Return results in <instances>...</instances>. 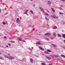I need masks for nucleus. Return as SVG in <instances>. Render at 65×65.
I'll return each instance as SVG.
<instances>
[{
    "label": "nucleus",
    "instance_id": "a211bd4d",
    "mask_svg": "<svg viewBox=\"0 0 65 65\" xmlns=\"http://www.w3.org/2000/svg\"><path fill=\"white\" fill-rule=\"evenodd\" d=\"M18 39L20 41H22V39L21 38H18Z\"/></svg>",
    "mask_w": 65,
    "mask_h": 65
},
{
    "label": "nucleus",
    "instance_id": "a878e982",
    "mask_svg": "<svg viewBox=\"0 0 65 65\" xmlns=\"http://www.w3.org/2000/svg\"><path fill=\"white\" fill-rule=\"evenodd\" d=\"M4 56L5 57H6V58H7L8 57V56H7V55H4Z\"/></svg>",
    "mask_w": 65,
    "mask_h": 65
},
{
    "label": "nucleus",
    "instance_id": "9d476101",
    "mask_svg": "<svg viewBox=\"0 0 65 65\" xmlns=\"http://www.w3.org/2000/svg\"><path fill=\"white\" fill-rule=\"evenodd\" d=\"M57 26H55L53 27L52 28L53 29H57Z\"/></svg>",
    "mask_w": 65,
    "mask_h": 65
},
{
    "label": "nucleus",
    "instance_id": "4468645a",
    "mask_svg": "<svg viewBox=\"0 0 65 65\" xmlns=\"http://www.w3.org/2000/svg\"><path fill=\"white\" fill-rule=\"evenodd\" d=\"M61 57H63V58H65V56H64V55H61Z\"/></svg>",
    "mask_w": 65,
    "mask_h": 65
},
{
    "label": "nucleus",
    "instance_id": "7ed1b4c3",
    "mask_svg": "<svg viewBox=\"0 0 65 65\" xmlns=\"http://www.w3.org/2000/svg\"><path fill=\"white\" fill-rule=\"evenodd\" d=\"M40 9L43 12H44V10H43V8L42 7H40Z\"/></svg>",
    "mask_w": 65,
    "mask_h": 65
},
{
    "label": "nucleus",
    "instance_id": "4be33fe9",
    "mask_svg": "<svg viewBox=\"0 0 65 65\" xmlns=\"http://www.w3.org/2000/svg\"><path fill=\"white\" fill-rule=\"evenodd\" d=\"M52 45H53V46H54V47H56V45H55L54 44H52Z\"/></svg>",
    "mask_w": 65,
    "mask_h": 65
},
{
    "label": "nucleus",
    "instance_id": "e433bc0d",
    "mask_svg": "<svg viewBox=\"0 0 65 65\" xmlns=\"http://www.w3.org/2000/svg\"><path fill=\"white\" fill-rule=\"evenodd\" d=\"M49 65H53V64H51V63H50L49 64Z\"/></svg>",
    "mask_w": 65,
    "mask_h": 65
},
{
    "label": "nucleus",
    "instance_id": "5701e85b",
    "mask_svg": "<svg viewBox=\"0 0 65 65\" xmlns=\"http://www.w3.org/2000/svg\"><path fill=\"white\" fill-rule=\"evenodd\" d=\"M3 25H6V24L5 22H4L3 23Z\"/></svg>",
    "mask_w": 65,
    "mask_h": 65
},
{
    "label": "nucleus",
    "instance_id": "f8f14e48",
    "mask_svg": "<svg viewBox=\"0 0 65 65\" xmlns=\"http://www.w3.org/2000/svg\"><path fill=\"white\" fill-rule=\"evenodd\" d=\"M30 12H31L32 14H34V13H33V12L31 10H30Z\"/></svg>",
    "mask_w": 65,
    "mask_h": 65
},
{
    "label": "nucleus",
    "instance_id": "ea45409f",
    "mask_svg": "<svg viewBox=\"0 0 65 65\" xmlns=\"http://www.w3.org/2000/svg\"><path fill=\"white\" fill-rule=\"evenodd\" d=\"M33 6L35 7V4L33 5Z\"/></svg>",
    "mask_w": 65,
    "mask_h": 65
},
{
    "label": "nucleus",
    "instance_id": "1a4fd4ad",
    "mask_svg": "<svg viewBox=\"0 0 65 65\" xmlns=\"http://www.w3.org/2000/svg\"><path fill=\"white\" fill-rule=\"evenodd\" d=\"M54 56L55 57H56V58H58V57H59V55H54Z\"/></svg>",
    "mask_w": 65,
    "mask_h": 65
},
{
    "label": "nucleus",
    "instance_id": "f3484780",
    "mask_svg": "<svg viewBox=\"0 0 65 65\" xmlns=\"http://www.w3.org/2000/svg\"><path fill=\"white\" fill-rule=\"evenodd\" d=\"M58 37H61V35H60L59 34H58Z\"/></svg>",
    "mask_w": 65,
    "mask_h": 65
},
{
    "label": "nucleus",
    "instance_id": "9b49d317",
    "mask_svg": "<svg viewBox=\"0 0 65 65\" xmlns=\"http://www.w3.org/2000/svg\"><path fill=\"white\" fill-rule=\"evenodd\" d=\"M51 9L52 10V11H53L54 12H55V10H54V9H53V8H52Z\"/></svg>",
    "mask_w": 65,
    "mask_h": 65
},
{
    "label": "nucleus",
    "instance_id": "c756f323",
    "mask_svg": "<svg viewBox=\"0 0 65 65\" xmlns=\"http://www.w3.org/2000/svg\"><path fill=\"white\" fill-rule=\"evenodd\" d=\"M41 64L42 65H45V63H42Z\"/></svg>",
    "mask_w": 65,
    "mask_h": 65
},
{
    "label": "nucleus",
    "instance_id": "20e7f679",
    "mask_svg": "<svg viewBox=\"0 0 65 65\" xmlns=\"http://www.w3.org/2000/svg\"><path fill=\"white\" fill-rule=\"evenodd\" d=\"M44 35H51V34L49 33H46L44 34Z\"/></svg>",
    "mask_w": 65,
    "mask_h": 65
},
{
    "label": "nucleus",
    "instance_id": "8fccbe9b",
    "mask_svg": "<svg viewBox=\"0 0 65 65\" xmlns=\"http://www.w3.org/2000/svg\"><path fill=\"white\" fill-rule=\"evenodd\" d=\"M0 12H1V9H0Z\"/></svg>",
    "mask_w": 65,
    "mask_h": 65
},
{
    "label": "nucleus",
    "instance_id": "bb28decb",
    "mask_svg": "<svg viewBox=\"0 0 65 65\" xmlns=\"http://www.w3.org/2000/svg\"><path fill=\"white\" fill-rule=\"evenodd\" d=\"M10 42H11V43H14L15 42L14 41H10Z\"/></svg>",
    "mask_w": 65,
    "mask_h": 65
},
{
    "label": "nucleus",
    "instance_id": "3c124183",
    "mask_svg": "<svg viewBox=\"0 0 65 65\" xmlns=\"http://www.w3.org/2000/svg\"><path fill=\"white\" fill-rule=\"evenodd\" d=\"M8 55H9V56H10V55H9V54H8Z\"/></svg>",
    "mask_w": 65,
    "mask_h": 65
},
{
    "label": "nucleus",
    "instance_id": "b1692460",
    "mask_svg": "<svg viewBox=\"0 0 65 65\" xmlns=\"http://www.w3.org/2000/svg\"><path fill=\"white\" fill-rule=\"evenodd\" d=\"M53 36H55V37H56V34H53Z\"/></svg>",
    "mask_w": 65,
    "mask_h": 65
},
{
    "label": "nucleus",
    "instance_id": "473e14b6",
    "mask_svg": "<svg viewBox=\"0 0 65 65\" xmlns=\"http://www.w3.org/2000/svg\"><path fill=\"white\" fill-rule=\"evenodd\" d=\"M22 41H23V42H26V41H24V40H22Z\"/></svg>",
    "mask_w": 65,
    "mask_h": 65
},
{
    "label": "nucleus",
    "instance_id": "603ef678",
    "mask_svg": "<svg viewBox=\"0 0 65 65\" xmlns=\"http://www.w3.org/2000/svg\"><path fill=\"white\" fill-rule=\"evenodd\" d=\"M0 36H1V35H0Z\"/></svg>",
    "mask_w": 65,
    "mask_h": 65
},
{
    "label": "nucleus",
    "instance_id": "2f4dec72",
    "mask_svg": "<svg viewBox=\"0 0 65 65\" xmlns=\"http://www.w3.org/2000/svg\"><path fill=\"white\" fill-rule=\"evenodd\" d=\"M8 45H9V46H11V44H10L9 43L8 44Z\"/></svg>",
    "mask_w": 65,
    "mask_h": 65
},
{
    "label": "nucleus",
    "instance_id": "49530a36",
    "mask_svg": "<svg viewBox=\"0 0 65 65\" xmlns=\"http://www.w3.org/2000/svg\"><path fill=\"white\" fill-rule=\"evenodd\" d=\"M36 57H37V58H38V57H39V56H36Z\"/></svg>",
    "mask_w": 65,
    "mask_h": 65
},
{
    "label": "nucleus",
    "instance_id": "ddd939ff",
    "mask_svg": "<svg viewBox=\"0 0 65 65\" xmlns=\"http://www.w3.org/2000/svg\"><path fill=\"white\" fill-rule=\"evenodd\" d=\"M47 52H49V53H50V52H52V51L51 50H47Z\"/></svg>",
    "mask_w": 65,
    "mask_h": 65
},
{
    "label": "nucleus",
    "instance_id": "6e6552de",
    "mask_svg": "<svg viewBox=\"0 0 65 65\" xmlns=\"http://www.w3.org/2000/svg\"><path fill=\"white\" fill-rule=\"evenodd\" d=\"M48 4H50V5H51V1H48Z\"/></svg>",
    "mask_w": 65,
    "mask_h": 65
},
{
    "label": "nucleus",
    "instance_id": "f704fd0d",
    "mask_svg": "<svg viewBox=\"0 0 65 65\" xmlns=\"http://www.w3.org/2000/svg\"><path fill=\"white\" fill-rule=\"evenodd\" d=\"M5 15H7V14H8V13H7L6 14H5Z\"/></svg>",
    "mask_w": 65,
    "mask_h": 65
},
{
    "label": "nucleus",
    "instance_id": "423d86ee",
    "mask_svg": "<svg viewBox=\"0 0 65 65\" xmlns=\"http://www.w3.org/2000/svg\"><path fill=\"white\" fill-rule=\"evenodd\" d=\"M39 48H40V50H42V51H44V49L43 48H42V47L39 46Z\"/></svg>",
    "mask_w": 65,
    "mask_h": 65
},
{
    "label": "nucleus",
    "instance_id": "37998d69",
    "mask_svg": "<svg viewBox=\"0 0 65 65\" xmlns=\"http://www.w3.org/2000/svg\"><path fill=\"white\" fill-rule=\"evenodd\" d=\"M30 1H33V0H30Z\"/></svg>",
    "mask_w": 65,
    "mask_h": 65
},
{
    "label": "nucleus",
    "instance_id": "39448f33",
    "mask_svg": "<svg viewBox=\"0 0 65 65\" xmlns=\"http://www.w3.org/2000/svg\"><path fill=\"white\" fill-rule=\"evenodd\" d=\"M46 57L48 60H51V58L50 56H46Z\"/></svg>",
    "mask_w": 65,
    "mask_h": 65
},
{
    "label": "nucleus",
    "instance_id": "4c0bfd02",
    "mask_svg": "<svg viewBox=\"0 0 65 65\" xmlns=\"http://www.w3.org/2000/svg\"><path fill=\"white\" fill-rule=\"evenodd\" d=\"M46 19L48 20H49V19H48V18H47Z\"/></svg>",
    "mask_w": 65,
    "mask_h": 65
},
{
    "label": "nucleus",
    "instance_id": "c03bdc74",
    "mask_svg": "<svg viewBox=\"0 0 65 65\" xmlns=\"http://www.w3.org/2000/svg\"><path fill=\"white\" fill-rule=\"evenodd\" d=\"M0 1L1 2H2V0H0Z\"/></svg>",
    "mask_w": 65,
    "mask_h": 65
},
{
    "label": "nucleus",
    "instance_id": "f257e3e1",
    "mask_svg": "<svg viewBox=\"0 0 65 65\" xmlns=\"http://www.w3.org/2000/svg\"><path fill=\"white\" fill-rule=\"evenodd\" d=\"M14 58L13 57H12L11 56H8L7 57L8 59H10V60L11 59H14Z\"/></svg>",
    "mask_w": 65,
    "mask_h": 65
},
{
    "label": "nucleus",
    "instance_id": "dca6fc26",
    "mask_svg": "<svg viewBox=\"0 0 65 65\" xmlns=\"http://www.w3.org/2000/svg\"><path fill=\"white\" fill-rule=\"evenodd\" d=\"M44 53L46 54H49V53L48 52H47L46 51L44 52Z\"/></svg>",
    "mask_w": 65,
    "mask_h": 65
},
{
    "label": "nucleus",
    "instance_id": "7c9ffc66",
    "mask_svg": "<svg viewBox=\"0 0 65 65\" xmlns=\"http://www.w3.org/2000/svg\"><path fill=\"white\" fill-rule=\"evenodd\" d=\"M61 1H62V2H65V0H60Z\"/></svg>",
    "mask_w": 65,
    "mask_h": 65
},
{
    "label": "nucleus",
    "instance_id": "c85d7f7f",
    "mask_svg": "<svg viewBox=\"0 0 65 65\" xmlns=\"http://www.w3.org/2000/svg\"><path fill=\"white\" fill-rule=\"evenodd\" d=\"M19 20V18H17L16 20V21H17Z\"/></svg>",
    "mask_w": 65,
    "mask_h": 65
},
{
    "label": "nucleus",
    "instance_id": "79ce46f5",
    "mask_svg": "<svg viewBox=\"0 0 65 65\" xmlns=\"http://www.w3.org/2000/svg\"><path fill=\"white\" fill-rule=\"evenodd\" d=\"M33 30H35V28H34L33 29Z\"/></svg>",
    "mask_w": 65,
    "mask_h": 65
},
{
    "label": "nucleus",
    "instance_id": "aec40b11",
    "mask_svg": "<svg viewBox=\"0 0 65 65\" xmlns=\"http://www.w3.org/2000/svg\"><path fill=\"white\" fill-rule=\"evenodd\" d=\"M17 23L19 24L20 23V20H18V21H17Z\"/></svg>",
    "mask_w": 65,
    "mask_h": 65
},
{
    "label": "nucleus",
    "instance_id": "a19ab883",
    "mask_svg": "<svg viewBox=\"0 0 65 65\" xmlns=\"http://www.w3.org/2000/svg\"><path fill=\"white\" fill-rule=\"evenodd\" d=\"M45 19H47V18H46V17H45Z\"/></svg>",
    "mask_w": 65,
    "mask_h": 65
},
{
    "label": "nucleus",
    "instance_id": "2eb2a0df",
    "mask_svg": "<svg viewBox=\"0 0 65 65\" xmlns=\"http://www.w3.org/2000/svg\"><path fill=\"white\" fill-rule=\"evenodd\" d=\"M28 9H27L26 11H25L24 13V14H26V13H27V11H28Z\"/></svg>",
    "mask_w": 65,
    "mask_h": 65
},
{
    "label": "nucleus",
    "instance_id": "de8ad7c7",
    "mask_svg": "<svg viewBox=\"0 0 65 65\" xmlns=\"http://www.w3.org/2000/svg\"><path fill=\"white\" fill-rule=\"evenodd\" d=\"M60 9H62V8H61L60 7Z\"/></svg>",
    "mask_w": 65,
    "mask_h": 65
},
{
    "label": "nucleus",
    "instance_id": "58836bf2",
    "mask_svg": "<svg viewBox=\"0 0 65 65\" xmlns=\"http://www.w3.org/2000/svg\"><path fill=\"white\" fill-rule=\"evenodd\" d=\"M47 11L48 12H50L48 10H47Z\"/></svg>",
    "mask_w": 65,
    "mask_h": 65
},
{
    "label": "nucleus",
    "instance_id": "393cba45",
    "mask_svg": "<svg viewBox=\"0 0 65 65\" xmlns=\"http://www.w3.org/2000/svg\"><path fill=\"white\" fill-rule=\"evenodd\" d=\"M45 39H46L47 40H48V41H49V39H48L47 38H45Z\"/></svg>",
    "mask_w": 65,
    "mask_h": 65
},
{
    "label": "nucleus",
    "instance_id": "09e8293b",
    "mask_svg": "<svg viewBox=\"0 0 65 65\" xmlns=\"http://www.w3.org/2000/svg\"><path fill=\"white\" fill-rule=\"evenodd\" d=\"M0 55H1V53H0Z\"/></svg>",
    "mask_w": 65,
    "mask_h": 65
},
{
    "label": "nucleus",
    "instance_id": "f03ea898",
    "mask_svg": "<svg viewBox=\"0 0 65 65\" xmlns=\"http://www.w3.org/2000/svg\"><path fill=\"white\" fill-rule=\"evenodd\" d=\"M51 17H53V18H54V19H56L58 18V16H56L54 15H51Z\"/></svg>",
    "mask_w": 65,
    "mask_h": 65
},
{
    "label": "nucleus",
    "instance_id": "cd10ccee",
    "mask_svg": "<svg viewBox=\"0 0 65 65\" xmlns=\"http://www.w3.org/2000/svg\"><path fill=\"white\" fill-rule=\"evenodd\" d=\"M45 15H48V14H47L46 13H45Z\"/></svg>",
    "mask_w": 65,
    "mask_h": 65
},
{
    "label": "nucleus",
    "instance_id": "6ab92c4d",
    "mask_svg": "<svg viewBox=\"0 0 65 65\" xmlns=\"http://www.w3.org/2000/svg\"><path fill=\"white\" fill-rule=\"evenodd\" d=\"M0 59H1L2 60H4V58H3V57H0Z\"/></svg>",
    "mask_w": 65,
    "mask_h": 65
},
{
    "label": "nucleus",
    "instance_id": "a18cd8bd",
    "mask_svg": "<svg viewBox=\"0 0 65 65\" xmlns=\"http://www.w3.org/2000/svg\"><path fill=\"white\" fill-rule=\"evenodd\" d=\"M7 47H8V46L7 45Z\"/></svg>",
    "mask_w": 65,
    "mask_h": 65
},
{
    "label": "nucleus",
    "instance_id": "0eeeda50",
    "mask_svg": "<svg viewBox=\"0 0 65 65\" xmlns=\"http://www.w3.org/2000/svg\"><path fill=\"white\" fill-rule=\"evenodd\" d=\"M30 63H32L33 62V60L32 58H30Z\"/></svg>",
    "mask_w": 65,
    "mask_h": 65
},
{
    "label": "nucleus",
    "instance_id": "72a5a7b5",
    "mask_svg": "<svg viewBox=\"0 0 65 65\" xmlns=\"http://www.w3.org/2000/svg\"><path fill=\"white\" fill-rule=\"evenodd\" d=\"M60 14H63V13H59Z\"/></svg>",
    "mask_w": 65,
    "mask_h": 65
},
{
    "label": "nucleus",
    "instance_id": "c9c22d12",
    "mask_svg": "<svg viewBox=\"0 0 65 65\" xmlns=\"http://www.w3.org/2000/svg\"><path fill=\"white\" fill-rule=\"evenodd\" d=\"M7 38V37H4V38Z\"/></svg>",
    "mask_w": 65,
    "mask_h": 65
},
{
    "label": "nucleus",
    "instance_id": "412c9836",
    "mask_svg": "<svg viewBox=\"0 0 65 65\" xmlns=\"http://www.w3.org/2000/svg\"><path fill=\"white\" fill-rule=\"evenodd\" d=\"M37 44H42L41 43H40V42H37Z\"/></svg>",
    "mask_w": 65,
    "mask_h": 65
}]
</instances>
